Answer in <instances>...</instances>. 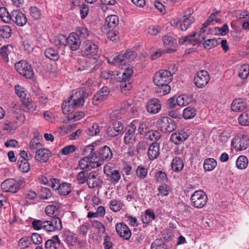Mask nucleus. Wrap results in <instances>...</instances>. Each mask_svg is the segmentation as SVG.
I'll list each match as a JSON object with an SVG mask.
<instances>
[{
    "label": "nucleus",
    "mask_w": 249,
    "mask_h": 249,
    "mask_svg": "<svg viewBox=\"0 0 249 249\" xmlns=\"http://www.w3.org/2000/svg\"><path fill=\"white\" fill-rule=\"evenodd\" d=\"M95 85L92 80H89L82 87L71 95L65 103L62 104V109L65 114L73 112L76 107L83 106L86 100L90 96L95 90Z\"/></svg>",
    "instance_id": "f257e3e1"
},
{
    "label": "nucleus",
    "mask_w": 249,
    "mask_h": 249,
    "mask_svg": "<svg viewBox=\"0 0 249 249\" xmlns=\"http://www.w3.org/2000/svg\"><path fill=\"white\" fill-rule=\"evenodd\" d=\"M136 57V53L130 49H128L125 53L122 52L118 55L112 56L108 59L107 62L109 63L117 65L120 63L125 64L126 60L128 62L131 61Z\"/></svg>",
    "instance_id": "f03ea898"
},
{
    "label": "nucleus",
    "mask_w": 249,
    "mask_h": 249,
    "mask_svg": "<svg viewBox=\"0 0 249 249\" xmlns=\"http://www.w3.org/2000/svg\"><path fill=\"white\" fill-rule=\"evenodd\" d=\"M92 155V157H95L97 162L95 166H100L104 160L108 161L111 159L113 156L112 152L110 148L105 145L100 148L99 152H95V153Z\"/></svg>",
    "instance_id": "7ed1b4c3"
},
{
    "label": "nucleus",
    "mask_w": 249,
    "mask_h": 249,
    "mask_svg": "<svg viewBox=\"0 0 249 249\" xmlns=\"http://www.w3.org/2000/svg\"><path fill=\"white\" fill-rule=\"evenodd\" d=\"M207 196L202 190L196 191L191 197L192 205L196 208H202L207 202Z\"/></svg>",
    "instance_id": "20e7f679"
},
{
    "label": "nucleus",
    "mask_w": 249,
    "mask_h": 249,
    "mask_svg": "<svg viewBox=\"0 0 249 249\" xmlns=\"http://www.w3.org/2000/svg\"><path fill=\"white\" fill-rule=\"evenodd\" d=\"M172 79V74L169 71L162 70L155 73L153 81L156 85H162L170 83Z\"/></svg>",
    "instance_id": "39448f33"
},
{
    "label": "nucleus",
    "mask_w": 249,
    "mask_h": 249,
    "mask_svg": "<svg viewBox=\"0 0 249 249\" xmlns=\"http://www.w3.org/2000/svg\"><path fill=\"white\" fill-rule=\"evenodd\" d=\"M231 144L237 150H243L249 145V137L244 133H240L231 141Z\"/></svg>",
    "instance_id": "423d86ee"
},
{
    "label": "nucleus",
    "mask_w": 249,
    "mask_h": 249,
    "mask_svg": "<svg viewBox=\"0 0 249 249\" xmlns=\"http://www.w3.org/2000/svg\"><path fill=\"white\" fill-rule=\"evenodd\" d=\"M98 46L91 40H88L84 42L82 52L84 55L92 56V59L97 60L98 58Z\"/></svg>",
    "instance_id": "0eeeda50"
},
{
    "label": "nucleus",
    "mask_w": 249,
    "mask_h": 249,
    "mask_svg": "<svg viewBox=\"0 0 249 249\" xmlns=\"http://www.w3.org/2000/svg\"><path fill=\"white\" fill-rule=\"evenodd\" d=\"M15 69L21 75L26 78H32L34 74L33 70L31 66L26 61H21L16 63L15 65Z\"/></svg>",
    "instance_id": "6e6552de"
},
{
    "label": "nucleus",
    "mask_w": 249,
    "mask_h": 249,
    "mask_svg": "<svg viewBox=\"0 0 249 249\" xmlns=\"http://www.w3.org/2000/svg\"><path fill=\"white\" fill-rule=\"evenodd\" d=\"M97 60L89 58L85 61L82 62V64H79L76 67L78 71H84L85 73L93 72L99 68V65L95 64Z\"/></svg>",
    "instance_id": "1a4fd4ad"
},
{
    "label": "nucleus",
    "mask_w": 249,
    "mask_h": 249,
    "mask_svg": "<svg viewBox=\"0 0 249 249\" xmlns=\"http://www.w3.org/2000/svg\"><path fill=\"white\" fill-rule=\"evenodd\" d=\"M157 124L164 133L171 132L176 128L175 122L168 117H161L158 121Z\"/></svg>",
    "instance_id": "9d476101"
},
{
    "label": "nucleus",
    "mask_w": 249,
    "mask_h": 249,
    "mask_svg": "<svg viewBox=\"0 0 249 249\" xmlns=\"http://www.w3.org/2000/svg\"><path fill=\"white\" fill-rule=\"evenodd\" d=\"M133 73L132 69L128 68L123 72L122 77H119V78L121 79L120 80V87L122 92L124 90H129L131 89L130 80Z\"/></svg>",
    "instance_id": "9b49d317"
},
{
    "label": "nucleus",
    "mask_w": 249,
    "mask_h": 249,
    "mask_svg": "<svg viewBox=\"0 0 249 249\" xmlns=\"http://www.w3.org/2000/svg\"><path fill=\"white\" fill-rule=\"evenodd\" d=\"M21 182L17 181L13 178H9L4 181L1 184V188L5 192L16 193L19 189Z\"/></svg>",
    "instance_id": "f8f14e48"
},
{
    "label": "nucleus",
    "mask_w": 249,
    "mask_h": 249,
    "mask_svg": "<svg viewBox=\"0 0 249 249\" xmlns=\"http://www.w3.org/2000/svg\"><path fill=\"white\" fill-rule=\"evenodd\" d=\"M44 226V230L47 231H60L62 229L61 220L57 217H53L49 220H45Z\"/></svg>",
    "instance_id": "ddd939ff"
},
{
    "label": "nucleus",
    "mask_w": 249,
    "mask_h": 249,
    "mask_svg": "<svg viewBox=\"0 0 249 249\" xmlns=\"http://www.w3.org/2000/svg\"><path fill=\"white\" fill-rule=\"evenodd\" d=\"M104 173L109 178V181L113 184L118 183L121 178L120 172L110 167L109 164H107L104 166Z\"/></svg>",
    "instance_id": "4468645a"
},
{
    "label": "nucleus",
    "mask_w": 249,
    "mask_h": 249,
    "mask_svg": "<svg viewBox=\"0 0 249 249\" xmlns=\"http://www.w3.org/2000/svg\"><path fill=\"white\" fill-rule=\"evenodd\" d=\"M209 81V74L207 71L204 70L197 72L196 76L194 78L195 84L198 88H202L205 87Z\"/></svg>",
    "instance_id": "2eb2a0df"
},
{
    "label": "nucleus",
    "mask_w": 249,
    "mask_h": 249,
    "mask_svg": "<svg viewBox=\"0 0 249 249\" xmlns=\"http://www.w3.org/2000/svg\"><path fill=\"white\" fill-rule=\"evenodd\" d=\"M116 230L118 234L124 240H128L131 236V231L128 227L124 223L116 224Z\"/></svg>",
    "instance_id": "dca6fc26"
},
{
    "label": "nucleus",
    "mask_w": 249,
    "mask_h": 249,
    "mask_svg": "<svg viewBox=\"0 0 249 249\" xmlns=\"http://www.w3.org/2000/svg\"><path fill=\"white\" fill-rule=\"evenodd\" d=\"M12 21L19 26H23L27 22L26 16L18 10L12 11Z\"/></svg>",
    "instance_id": "f3484780"
},
{
    "label": "nucleus",
    "mask_w": 249,
    "mask_h": 249,
    "mask_svg": "<svg viewBox=\"0 0 249 249\" xmlns=\"http://www.w3.org/2000/svg\"><path fill=\"white\" fill-rule=\"evenodd\" d=\"M97 162L95 159H90L86 157L81 159L79 161V165L82 170H89L92 168H97L99 166H95Z\"/></svg>",
    "instance_id": "a211bd4d"
},
{
    "label": "nucleus",
    "mask_w": 249,
    "mask_h": 249,
    "mask_svg": "<svg viewBox=\"0 0 249 249\" xmlns=\"http://www.w3.org/2000/svg\"><path fill=\"white\" fill-rule=\"evenodd\" d=\"M51 152L46 148H39L36 152L35 159L41 163L47 162L52 156Z\"/></svg>",
    "instance_id": "6ab92c4d"
},
{
    "label": "nucleus",
    "mask_w": 249,
    "mask_h": 249,
    "mask_svg": "<svg viewBox=\"0 0 249 249\" xmlns=\"http://www.w3.org/2000/svg\"><path fill=\"white\" fill-rule=\"evenodd\" d=\"M81 41L78 35L75 33H71L67 37V45L72 51L77 50L80 47Z\"/></svg>",
    "instance_id": "aec40b11"
},
{
    "label": "nucleus",
    "mask_w": 249,
    "mask_h": 249,
    "mask_svg": "<svg viewBox=\"0 0 249 249\" xmlns=\"http://www.w3.org/2000/svg\"><path fill=\"white\" fill-rule=\"evenodd\" d=\"M110 91L108 87H104L101 90L95 94L92 98V103L94 105H97L104 101L109 94Z\"/></svg>",
    "instance_id": "412c9836"
},
{
    "label": "nucleus",
    "mask_w": 249,
    "mask_h": 249,
    "mask_svg": "<svg viewBox=\"0 0 249 249\" xmlns=\"http://www.w3.org/2000/svg\"><path fill=\"white\" fill-rule=\"evenodd\" d=\"M102 183V180L97 177L96 172H91L88 177L87 184L89 188H94L100 186Z\"/></svg>",
    "instance_id": "4be33fe9"
},
{
    "label": "nucleus",
    "mask_w": 249,
    "mask_h": 249,
    "mask_svg": "<svg viewBox=\"0 0 249 249\" xmlns=\"http://www.w3.org/2000/svg\"><path fill=\"white\" fill-rule=\"evenodd\" d=\"M146 109L148 112L152 114L158 113L161 109V103L159 99L154 98L147 103Z\"/></svg>",
    "instance_id": "5701e85b"
},
{
    "label": "nucleus",
    "mask_w": 249,
    "mask_h": 249,
    "mask_svg": "<svg viewBox=\"0 0 249 249\" xmlns=\"http://www.w3.org/2000/svg\"><path fill=\"white\" fill-rule=\"evenodd\" d=\"M189 135L187 133L184 131L174 133L172 134L170 140L176 144H179L184 142L188 138Z\"/></svg>",
    "instance_id": "b1692460"
},
{
    "label": "nucleus",
    "mask_w": 249,
    "mask_h": 249,
    "mask_svg": "<svg viewBox=\"0 0 249 249\" xmlns=\"http://www.w3.org/2000/svg\"><path fill=\"white\" fill-rule=\"evenodd\" d=\"M148 156L151 160L157 159L160 155V145L157 142H153L148 150Z\"/></svg>",
    "instance_id": "393cba45"
},
{
    "label": "nucleus",
    "mask_w": 249,
    "mask_h": 249,
    "mask_svg": "<svg viewBox=\"0 0 249 249\" xmlns=\"http://www.w3.org/2000/svg\"><path fill=\"white\" fill-rule=\"evenodd\" d=\"M60 245L61 241L58 235H55L45 242V247L46 249H57L58 246Z\"/></svg>",
    "instance_id": "a878e982"
},
{
    "label": "nucleus",
    "mask_w": 249,
    "mask_h": 249,
    "mask_svg": "<svg viewBox=\"0 0 249 249\" xmlns=\"http://www.w3.org/2000/svg\"><path fill=\"white\" fill-rule=\"evenodd\" d=\"M246 108V104L241 98L234 99L231 105V108L233 111H242Z\"/></svg>",
    "instance_id": "bb28decb"
},
{
    "label": "nucleus",
    "mask_w": 249,
    "mask_h": 249,
    "mask_svg": "<svg viewBox=\"0 0 249 249\" xmlns=\"http://www.w3.org/2000/svg\"><path fill=\"white\" fill-rule=\"evenodd\" d=\"M193 96L186 94L179 95L176 100V102L178 106L184 107L188 105L192 101Z\"/></svg>",
    "instance_id": "cd10ccee"
},
{
    "label": "nucleus",
    "mask_w": 249,
    "mask_h": 249,
    "mask_svg": "<svg viewBox=\"0 0 249 249\" xmlns=\"http://www.w3.org/2000/svg\"><path fill=\"white\" fill-rule=\"evenodd\" d=\"M22 104L24 107L23 109L27 112H33L36 108V105L30 101L28 97L22 99Z\"/></svg>",
    "instance_id": "c85d7f7f"
},
{
    "label": "nucleus",
    "mask_w": 249,
    "mask_h": 249,
    "mask_svg": "<svg viewBox=\"0 0 249 249\" xmlns=\"http://www.w3.org/2000/svg\"><path fill=\"white\" fill-rule=\"evenodd\" d=\"M171 166L174 171L179 172L183 169L184 163L182 159L179 157H176L173 159Z\"/></svg>",
    "instance_id": "c756f323"
},
{
    "label": "nucleus",
    "mask_w": 249,
    "mask_h": 249,
    "mask_svg": "<svg viewBox=\"0 0 249 249\" xmlns=\"http://www.w3.org/2000/svg\"><path fill=\"white\" fill-rule=\"evenodd\" d=\"M196 35V33L195 32L190 36L181 37L179 39V44L185 46L188 44H192L194 46L196 45L197 43L194 42L195 41H196V39H193V37H194Z\"/></svg>",
    "instance_id": "7c9ffc66"
},
{
    "label": "nucleus",
    "mask_w": 249,
    "mask_h": 249,
    "mask_svg": "<svg viewBox=\"0 0 249 249\" xmlns=\"http://www.w3.org/2000/svg\"><path fill=\"white\" fill-rule=\"evenodd\" d=\"M13 46L11 45L3 46L0 48V55L6 62L9 61L8 55L12 52Z\"/></svg>",
    "instance_id": "2f4dec72"
},
{
    "label": "nucleus",
    "mask_w": 249,
    "mask_h": 249,
    "mask_svg": "<svg viewBox=\"0 0 249 249\" xmlns=\"http://www.w3.org/2000/svg\"><path fill=\"white\" fill-rule=\"evenodd\" d=\"M118 17L114 15L108 16L106 19V24L107 27L109 28L114 29L119 23Z\"/></svg>",
    "instance_id": "473e14b6"
},
{
    "label": "nucleus",
    "mask_w": 249,
    "mask_h": 249,
    "mask_svg": "<svg viewBox=\"0 0 249 249\" xmlns=\"http://www.w3.org/2000/svg\"><path fill=\"white\" fill-rule=\"evenodd\" d=\"M0 18L4 22L8 23L12 19V12L9 13L4 7H0Z\"/></svg>",
    "instance_id": "72a5a7b5"
},
{
    "label": "nucleus",
    "mask_w": 249,
    "mask_h": 249,
    "mask_svg": "<svg viewBox=\"0 0 249 249\" xmlns=\"http://www.w3.org/2000/svg\"><path fill=\"white\" fill-rule=\"evenodd\" d=\"M58 191L60 195L66 196L69 194L71 191V184L67 182L61 183Z\"/></svg>",
    "instance_id": "f704fd0d"
},
{
    "label": "nucleus",
    "mask_w": 249,
    "mask_h": 249,
    "mask_svg": "<svg viewBox=\"0 0 249 249\" xmlns=\"http://www.w3.org/2000/svg\"><path fill=\"white\" fill-rule=\"evenodd\" d=\"M216 160L213 158L207 159L205 160L203 166L205 170L210 171L213 170L216 166Z\"/></svg>",
    "instance_id": "c9c22d12"
},
{
    "label": "nucleus",
    "mask_w": 249,
    "mask_h": 249,
    "mask_svg": "<svg viewBox=\"0 0 249 249\" xmlns=\"http://www.w3.org/2000/svg\"><path fill=\"white\" fill-rule=\"evenodd\" d=\"M45 55L47 57L53 61H57L59 57L57 51L53 48L46 49L45 51Z\"/></svg>",
    "instance_id": "e433bc0d"
},
{
    "label": "nucleus",
    "mask_w": 249,
    "mask_h": 249,
    "mask_svg": "<svg viewBox=\"0 0 249 249\" xmlns=\"http://www.w3.org/2000/svg\"><path fill=\"white\" fill-rule=\"evenodd\" d=\"M155 215L150 209L146 210L144 214L142 216V220L143 223L148 224L152 220H154Z\"/></svg>",
    "instance_id": "4c0bfd02"
},
{
    "label": "nucleus",
    "mask_w": 249,
    "mask_h": 249,
    "mask_svg": "<svg viewBox=\"0 0 249 249\" xmlns=\"http://www.w3.org/2000/svg\"><path fill=\"white\" fill-rule=\"evenodd\" d=\"M248 164V160L245 156H239L236 160V167L239 169H245Z\"/></svg>",
    "instance_id": "58836bf2"
},
{
    "label": "nucleus",
    "mask_w": 249,
    "mask_h": 249,
    "mask_svg": "<svg viewBox=\"0 0 249 249\" xmlns=\"http://www.w3.org/2000/svg\"><path fill=\"white\" fill-rule=\"evenodd\" d=\"M159 87L157 89V93L159 96H163L169 93L171 91V87L169 84H163L162 85H157Z\"/></svg>",
    "instance_id": "ea45409f"
},
{
    "label": "nucleus",
    "mask_w": 249,
    "mask_h": 249,
    "mask_svg": "<svg viewBox=\"0 0 249 249\" xmlns=\"http://www.w3.org/2000/svg\"><path fill=\"white\" fill-rule=\"evenodd\" d=\"M12 34V30L8 25L0 26V36L3 38H8Z\"/></svg>",
    "instance_id": "a19ab883"
},
{
    "label": "nucleus",
    "mask_w": 249,
    "mask_h": 249,
    "mask_svg": "<svg viewBox=\"0 0 249 249\" xmlns=\"http://www.w3.org/2000/svg\"><path fill=\"white\" fill-rule=\"evenodd\" d=\"M151 249H167L165 242L162 239H157L151 246Z\"/></svg>",
    "instance_id": "79ce46f5"
},
{
    "label": "nucleus",
    "mask_w": 249,
    "mask_h": 249,
    "mask_svg": "<svg viewBox=\"0 0 249 249\" xmlns=\"http://www.w3.org/2000/svg\"><path fill=\"white\" fill-rule=\"evenodd\" d=\"M196 115V110L193 107H188L184 109L183 116L185 119H190L194 118Z\"/></svg>",
    "instance_id": "37998d69"
},
{
    "label": "nucleus",
    "mask_w": 249,
    "mask_h": 249,
    "mask_svg": "<svg viewBox=\"0 0 249 249\" xmlns=\"http://www.w3.org/2000/svg\"><path fill=\"white\" fill-rule=\"evenodd\" d=\"M135 132L126 130L124 137V142L126 144L133 143L135 141V137L134 136Z\"/></svg>",
    "instance_id": "c03bdc74"
},
{
    "label": "nucleus",
    "mask_w": 249,
    "mask_h": 249,
    "mask_svg": "<svg viewBox=\"0 0 249 249\" xmlns=\"http://www.w3.org/2000/svg\"><path fill=\"white\" fill-rule=\"evenodd\" d=\"M41 146L37 136H35L30 141L29 146L33 151H37L39 148H42Z\"/></svg>",
    "instance_id": "a18cd8bd"
},
{
    "label": "nucleus",
    "mask_w": 249,
    "mask_h": 249,
    "mask_svg": "<svg viewBox=\"0 0 249 249\" xmlns=\"http://www.w3.org/2000/svg\"><path fill=\"white\" fill-rule=\"evenodd\" d=\"M239 124L242 125H249V111L242 113L238 118Z\"/></svg>",
    "instance_id": "49530a36"
},
{
    "label": "nucleus",
    "mask_w": 249,
    "mask_h": 249,
    "mask_svg": "<svg viewBox=\"0 0 249 249\" xmlns=\"http://www.w3.org/2000/svg\"><path fill=\"white\" fill-rule=\"evenodd\" d=\"M193 21V19H190L188 16H184L182 18V23L180 24V29L182 31H186Z\"/></svg>",
    "instance_id": "de8ad7c7"
},
{
    "label": "nucleus",
    "mask_w": 249,
    "mask_h": 249,
    "mask_svg": "<svg viewBox=\"0 0 249 249\" xmlns=\"http://www.w3.org/2000/svg\"><path fill=\"white\" fill-rule=\"evenodd\" d=\"M67 37L64 35H60L55 37L54 41V44L60 47L61 46H65L67 45Z\"/></svg>",
    "instance_id": "09e8293b"
},
{
    "label": "nucleus",
    "mask_w": 249,
    "mask_h": 249,
    "mask_svg": "<svg viewBox=\"0 0 249 249\" xmlns=\"http://www.w3.org/2000/svg\"><path fill=\"white\" fill-rule=\"evenodd\" d=\"M18 168L23 173H27L30 170V166L26 160L22 159V160H18Z\"/></svg>",
    "instance_id": "8fccbe9b"
},
{
    "label": "nucleus",
    "mask_w": 249,
    "mask_h": 249,
    "mask_svg": "<svg viewBox=\"0 0 249 249\" xmlns=\"http://www.w3.org/2000/svg\"><path fill=\"white\" fill-rule=\"evenodd\" d=\"M147 138L151 141L156 142L161 137L160 133L158 131L153 130L146 134Z\"/></svg>",
    "instance_id": "3c124183"
},
{
    "label": "nucleus",
    "mask_w": 249,
    "mask_h": 249,
    "mask_svg": "<svg viewBox=\"0 0 249 249\" xmlns=\"http://www.w3.org/2000/svg\"><path fill=\"white\" fill-rule=\"evenodd\" d=\"M220 43V38L218 39H209L205 41L203 43L204 47L206 48L211 49L216 46Z\"/></svg>",
    "instance_id": "603ef678"
},
{
    "label": "nucleus",
    "mask_w": 249,
    "mask_h": 249,
    "mask_svg": "<svg viewBox=\"0 0 249 249\" xmlns=\"http://www.w3.org/2000/svg\"><path fill=\"white\" fill-rule=\"evenodd\" d=\"M75 34H77L79 38H85L89 35V31L86 28L79 27L76 29V33Z\"/></svg>",
    "instance_id": "864d4df0"
},
{
    "label": "nucleus",
    "mask_w": 249,
    "mask_h": 249,
    "mask_svg": "<svg viewBox=\"0 0 249 249\" xmlns=\"http://www.w3.org/2000/svg\"><path fill=\"white\" fill-rule=\"evenodd\" d=\"M249 74V65L247 64L243 65L240 69L238 75L242 79H246Z\"/></svg>",
    "instance_id": "5fc2aeb1"
},
{
    "label": "nucleus",
    "mask_w": 249,
    "mask_h": 249,
    "mask_svg": "<svg viewBox=\"0 0 249 249\" xmlns=\"http://www.w3.org/2000/svg\"><path fill=\"white\" fill-rule=\"evenodd\" d=\"M38 194L42 199H48L51 198L52 196L51 190L45 187L41 188L39 191Z\"/></svg>",
    "instance_id": "6e6d98bb"
},
{
    "label": "nucleus",
    "mask_w": 249,
    "mask_h": 249,
    "mask_svg": "<svg viewBox=\"0 0 249 249\" xmlns=\"http://www.w3.org/2000/svg\"><path fill=\"white\" fill-rule=\"evenodd\" d=\"M89 173L86 171L80 172L77 177V179L79 184H83L85 182L87 183L88 177Z\"/></svg>",
    "instance_id": "4d7b16f0"
},
{
    "label": "nucleus",
    "mask_w": 249,
    "mask_h": 249,
    "mask_svg": "<svg viewBox=\"0 0 249 249\" xmlns=\"http://www.w3.org/2000/svg\"><path fill=\"white\" fill-rule=\"evenodd\" d=\"M136 174L141 179H144L147 175V169L142 166H139L136 170Z\"/></svg>",
    "instance_id": "13d9d810"
},
{
    "label": "nucleus",
    "mask_w": 249,
    "mask_h": 249,
    "mask_svg": "<svg viewBox=\"0 0 249 249\" xmlns=\"http://www.w3.org/2000/svg\"><path fill=\"white\" fill-rule=\"evenodd\" d=\"M122 207L121 202L118 200L113 199L110 202V208L115 212L119 211Z\"/></svg>",
    "instance_id": "bf43d9fd"
},
{
    "label": "nucleus",
    "mask_w": 249,
    "mask_h": 249,
    "mask_svg": "<svg viewBox=\"0 0 249 249\" xmlns=\"http://www.w3.org/2000/svg\"><path fill=\"white\" fill-rule=\"evenodd\" d=\"M31 16L35 19H39L41 18V12L40 10L36 6H32L30 8Z\"/></svg>",
    "instance_id": "052dcab7"
},
{
    "label": "nucleus",
    "mask_w": 249,
    "mask_h": 249,
    "mask_svg": "<svg viewBox=\"0 0 249 249\" xmlns=\"http://www.w3.org/2000/svg\"><path fill=\"white\" fill-rule=\"evenodd\" d=\"M156 178L158 182L163 184L166 183L168 180L166 174L162 171H159L157 173Z\"/></svg>",
    "instance_id": "680f3d73"
},
{
    "label": "nucleus",
    "mask_w": 249,
    "mask_h": 249,
    "mask_svg": "<svg viewBox=\"0 0 249 249\" xmlns=\"http://www.w3.org/2000/svg\"><path fill=\"white\" fill-rule=\"evenodd\" d=\"M86 131L87 134L90 136L96 135L99 132V126L96 124H93L92 126L87 129Z\"/></svg>",
    "instance_id": "e2e57ef3"
},
{
    "label": "nucleus",
    "mask_w": 249,
    "mask_h": 249,
    "mask_svg": "<svg viewBox=\"0 0 249 249\" xmlns=\"http://www.w3.org/2000/svg\"><path fill=\"white\" fill-rule=\"evenodd\" d=\"M16 92L17 94L21 98V101H22V99L24 98H27V94L26 93V91H25L24 89L21 86L18 85L15 87Z\"/></svg>",
    "instance_id": "0e129e2a"
},
{
    "label": "nucleus",
    "mask_w": 249,
    "mask_h": 249,
    "mask_svg": "<svg viewBox=\"0 0 249 249\" xmlns=\"http://www.w3.org/2000/svg\"><path fill=\"white\" fill-rule=\"evenodd\" d=\"M33 228L36 230H44V225H45V221L35 219L32 222Z\"/></svg>",
    "instance_id": "69168bd1"
},
{
    "label": "nucleus",
    "mask_w": 249,
    "mask_h": 249,
    "mask_svg": "<svg viewBox=\"0 0 249 249\" xmlns=\"http://www.w3.org/2000/svg\"><path fill=\"white\" fill-rule=\"evenodd\" d=\"M59 208V206L58 205H50L46 207L45 209V213L48 215H52L55 212L58 210Z\"/></svg>",
    "instance_id": "338daca9"
},
{
    "label": "nucleus",
    "mask_w": 249,
    "mask_h": 249,
    "mask_svg": "<svg viewBox=\"0 0 249 249\" xmlns=\"http://www.w3.org/2000/svg\"><path fill=\"white\" fill-rule=\"evenodd\" d=\"M47 182L49 185L54 190H58L61 184L59 180L56 178H51L49 181H47Z\"/></svg>",
    "instance_id": "774afa93"
}]
</instances>
